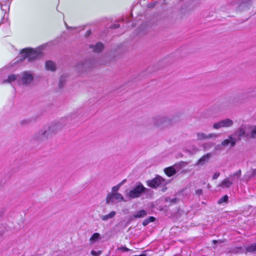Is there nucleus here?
I'll return each mask as SVG.
<instances>
[{"instance_id": "nucleus-1", "label": "nucleus", "mask_w": 256, "mask_h": 256, "mask_svg": "<svg viewBox=\"0 0 256 256\" xmlns=\"http://www.w3.org/2000/svg\"><path fill=\"white\" fill-rule=\"evenodd\" d=\"M42 46L34 50L30 48H24L22 51L21 54L24 59L28 58V60L31 62L42 56Z\"/></svg>"}, {"instance_id": "nucleus-2", "label": "nucleus", "mask_w": 256, "mask_h": 256, "mask_svg": "<svg viewBox=\"0 0 256 256\" xmlns=\"http://www.w3.org/2000/svg\"><path fill=\"white\" fill-rule=\"evenodd\" d=\"M146 190V188L142 184L139 183L129 192L127 196L130 198H138Z\"/></svg>"}, {"instance_id": "nucleus-3", "label": "nucleus", "mask_w": 256, "mask_h": 256, "mask_svg": "<svg viewBox=\"0 0 256 256\" xmlns=\"http://www.w3.org/2000/svg\"><path fill=\"white\" fill-rule=\"evenodd\" d=\"M241 175V170H238L235 173L230 175L229 177L228 178H226L224 179L221 183L220 184L219 186H222V188H229L232 184L234 180L236 178H238Z\"/></svg>"}, {"instance_id": "nucleus-4", "label": "nucleus", "mask_w": 256, "mask_h": 256, "mask_svg": "<svg viewBox=\"0 0 256 256\" xmlns=\"http://www.w3.org/2000/svg\"><path fill=\"white\" fill-rule=\"evenodd\" d=\"M121 202H126V200L122 194L119 192L108 193L106 198L107 204H114Z\"/></svg>"}, {"instance_id": "nucleus-5", "label": "nucleus", "mask_w": 256, "mask_h": 256, "mask_svg": "<svg viewBox=\"0 0 256 256\" xmlns=\"http://www.w3.org/2000/svg\"><path fill=\"white\" fill-rule=\"evenodd\" d=\"M167 184L168 182L160 176H156L151 180L147 181V184L152 188L164 186Z\"/></svg>"}, {"instance_id": "nucleus-6", "label": "nucleus", "mask_w": 256, "mask_h": 256, "mask_svg": "<svg viewBox=\"0 0 256 256\" xmlns=\"http://www.w3.org/2000/svg\"><path fill=\"white\" fill-rule=\"evenodd\" d=\"M234 122L230 118H225L215 122L212 125L214 130H218L223 128H230L233 126Z\"/></svg>"}, {"instance_id": "nucleus-7", "label": "nucleus", "mask_w": 256, "mask_h": 256, "mask_svg": "<svg viewBox=\"0 0 256 256\" xmlns=\"http://www.w3.org/2000/svg\"><path fill=\"white\" fill-rule=\"evenodd\" d=\"M60 130V126L58 124L50 125L46 130L42 132V138H48L56 134Z\"/></svg>"}, {"instance_id": "nucleus-8", "label": "nucleus", "mask_w": 256, "mask_h": 256, "mask_svg": "<svg viewBox=\"0 0 256 256\" xmlns=\"http://www.w3.org/2000/svg\"><path fill=\"white\" fill-rule=\"evenodd\" d=\"M220 136L219 134L210 133L206 134L204 132H198L196 134V140L202 141L208 140H215Z\"/></svg>"}, {"instance_id": "nucleus-9", "label": "nucleus", "mask_w": 256, "mask_h": 256, "mask_svg": "<svg viewBox=\"0 0 256 256\" xmlns=\"http://www.w3.org/2000/svg\"><path fill=\"white\" fill-rule=\"evenodd\" d=\"M248 130V125L242 124L234 132V136L237 140H240L241 137H248V132L246 130Z\"/></svg>"}, {"instance_id": "nucleus-10", "label": "nucleus", "mask_w": 256, "mask_h": 256, "mask_svg": "<svg viewBox=\"0 0 256 256\" xmlns=\"http://www.w3.org/2000/svg\"><path fill=\"white\" fill-rule=\"evenodd\" d=\"M170 119L166 116H158L153 118V124L156 126H166L170 124Z\"/></svg>"}, {"instance_id": "nucleus-11", "label": "nucleus", "mask_w": 256, "mask_h": 256, "mask_svg": "<svg viewBox=\"0 0 256 256\" xmlns=\"http://www.w3.org/2000/svg\"><path fill=\"white\" fill-rule=\"evenodd\" d=\"M20 82L24 84H29L33 80L34 77L32 74L29 72H22L20 76Z\"/></svg>"}, {"instance_id": "nucleus-12", "label": "nucleus", "mask_w": 256, "mask_h": 256, "mask_svg": "<svg viewBox=\"0 0 256 256\" xmlns=\"http://www.w3.org/2000/svg\"><path fill=\"white\" fill-rule=\"evenodd\" d=\"M236 142V138L232 136H228V138L224 140L221 144L222 146H227L229 145H230V146H234L235 145Z\"/></svg>"}, {"instance_id": "nucleus-13", "label": "nucleus", "mask_w": 256, "mask_h": 256, "mask_svg": "<svg viewBox=\"0 0 256 256\" xmlns=\"http://www.w3.org/2000/svg\"><path fill=\"white\" fill-rule=\"evenodd\" d=\"M248 137L256 138V125H248Z\"/></svg>"}, {"instance_id": "nucleus-14", "label": "nucleus", "mask_w": 256, "mask_h": 256, "mask_svg": "<svg viewBox=\"0 0 256 256\" xmlns=\"http://www.w3.org/2000/svg\"><path fill=\"white\" fill-rule=\"evenodd\" d=\"M212 154L210 153H208L204 154L198 160L197 164L203 165L204 163L208 162Z\"/></svg>"}, {"instance_id": "nucleus-15", "label": "nucleus", "mask_w": 256, "mask_h": 256, "mask_svg": "<svg viewBox=\"0 0 256 256\" xmlns=\"http://www.w3.org/2000/svg\"><path fill=\"white\" fill-rule=\"evenodd\" d=\"M102 238L101 235L98 232L94 233L90 238V244H94Z\"/></svg>"}, {"instance_id": "nucleus-16", "label": "nucleus", "mask_w": 256, "mask_h": 256, "mask_svg": "<svg viewBox=\"0 0 256 256\" xmlns=\"http://www.w3.org/2000/svg\"><path fill=\"white\" fill-rule=\"evenodd\" d=\"M20 74L15 75V74H11L8 76V78L7 80H4L3 81L4 83L6 82H11L16 80L18 82H20V78L18 76Z\"/></svg>"}, {"instance_id": "nucleus-17", "label": "nucleus", "mask_w": 256, "mask_h": 256, "mask_svg": "<svg viewBox=\"0 0 256 256\" xmlns=\"http://www.w3.org/2000/svg\"><path fill=\"white\" fill-rule=\"evenodd\" d=\"M46 68L47 70L54 71L56 69V66L53 62L48 61L46 62Z\"/></svg>"}, {"instance_id": "nucleus-18", "label": "nucleus", "mask_w": 256, "mask_h": 256, "mask_svg": "<svg viewBox=\"0 0 256 256\" xmlns=\"http://www.w3.org/2000/svg\"><path fill=\"white\" fill-rule=\"evenodd\" d=\"M116 214V212L112 211L108 214L102 216L100 218L102 220L106 221L109 219L113 218L115 216Z\"/></svg>"}, {"instance_id": "nucleus-19", "label": "nucleus", "mask_w": 256, "mask_h": 256, "mask_svg": "<svg viewBox=\"0 0 256 256\" xmlns=\"http://www.w3.org/2000/svg\"><path fill=\"white\" fill-rule=\"evenodd\" d=\"M90 48H93L94 52H100L104 48V46L101 42H98L95 46H90Z\"/></svg>"}, {"instance_id": "nucleus-20", "label": "nucleus", "mask_w": 256, "mask_h": 256, "mask_svg": "<svg viewBox=\"0 0 256 256\" xmlns=\"http://www.w3.org/2000/svg\"><path fill=\"white\" fill-rule=\"evenodd\" d=\"M146 214L147 213L144 210H140L135 212L133 214V217L134 218H141L144 217Z\"/></svg>"}, {"instance_id": "nucleus-21", "label": "nucleus", "mask_w": 256, "mask_h": 256, "mask_svg": "<svg viewBox=\"0 0 256 256\" xmlns=\"http://www.w3.org/2000/svg\"><path fill=\"white\" fill-rule=\"evenodd\" d=\"M165 174L168 176H171L176 174V172L173 167H169L165 168Z\"/></svg>"}, {"instance_id": "nucleus-22", "label": "nucleus", "mask_w": 256, "mask_h": 256, "mask_svg": "<svg viewBox=\"0 0 256 256\" xmlns=\"http://www.w3.org/2000/svg\"><path fill=\"white\" fill-rule=\"evenodd\" d=\"M122 185V182H120L116 186H113L112 188V192L110 193H118V191Z\"/></svg>"}, {"instance_id": "nucleus-23", "label": "nucleus", "mask_w": 256, "mask_h": 256, "mask_svg": "<svg viewBox=\"0 0 256 256\" xmlns=\"http://www.w3.org/2000/svg\"><path fill=\"white\" fill-rule=\"evenodd\" d=\"M246 251L248 252H254L256 251V243L248 246L246 248Z\"/></svg>"}, {"instance_id": "nucleus-24", "label": "nucleus", "mask_w": 256, "mask_h": 256, "mask_svg": "<svg viewBox=\"0 0 256 256\" xmlns=\"http://www.w3.org/2000/svg\"><path fill=\"white\" fill-rule=\"evenodd\" d=\"M228 196H224L218 200V204H222L223 202H226L228 200Z\"/></svg>"}, {"instance_id": "nucleus-25", "label": "nucleus", "mask_w": 256, "mask_h": 256, "mask_svg": "<svg viewBox=\"0 0 256 256\" xmlns=\"http://www.w3.org/2000/svg\"><path fill=\"white\" fill-rule=\"evenodd\" d=\"M90 254L93 256H99L100 254H102V252L100 251V250H99L98 252H96V251L92 250L91 251Z\"/></svg>"}, {"instance_id": "nucleus-26", "label": "nucleus", "mask_w": 256, "mask_h": 256, "mask_svg": "<svg viewBox=\"0 0 256 256\" xmlns=\"http://www.w3.org/2000/svg\"><path fill=\"white\" fill-rule=\"evenodd\" d=\"M220 173L219 172H215L213 176H212V179L213 180H216L218 178V177L220 176Z\"/></svg>"}, {"instance_id": "nucleus-27", "label": "nucleus", "mask_w": 256, "mask_h": 256, "mask_svg": "<svg viewBox=\"0 0 256 256\" xmlns=\"http://www.w3.org/2000/svg\"><path fill=\"white\" fill-rule=\"evenodd\" d=\"M247 4L246 3H242L239 6L240 10H242V8H246Z\"/></svg>"}, {"instance_id": "nucleus-28", "label": "nucleus", "mask_w": 256, "mask_h": 256, "mask_svg": "<svg viewBox=\"0 0 256 256\" xmlns=\"http://www.w3.org/2000/svg\"><path fill=\"white\" fill-rule=\"evenodd\" d=\"M202 194V189H198L196 190V194L200 196Z\"/></svg>"}, {"instance_id": "nucleus-29", "label": "nucleus", "mask_w": 256, "mask_h": 256, "mask_svg": "<svg viewBox=\"0 0 256 256\" xmlns=\"http://www.w3.org/2000/svg\"><path fill=\"white\" fill-rule=\"evenodd\" d=\"M150 223L149 221L146 218V220H144L142 222V224L144 226H147L148 224Z\"/></svg>"}, {"instance_id": "nucleus-30", "label": "nucleus", "mask_w": 256, "mask_h": 256, "mask_svg": "<svg viewBox=\"0 0 256 256\" xmlns=\"http://www.w3.org/2000/svg\"><path fill=\"white\" fill-rule=\"evenodd\" d=\"M120 249L122 250V251H124V252H128L130 250V249H128V248H127L125 246L121 247L120 248Z\"/></svg>"}, {"instance_id": "nucleus-31", "label": "nucleus", "mask_w": 256, "mask_h": 256, "mask_svg": "<svg viewBox=\"0 0 256 256\" xmlns=\"http://www.w3.org/2000/svg\"><path fill=\"white\" fill-rule=\"evenodd\" d=\"M150 222H152L154 220L155 218L153 216H150L148 218H147Z\"/></svg>"}, {"instance_id": "nucleus-32", "label": "nucleus", "mask_w": 256, "mask_h": 256, "mask_svg": "<svg viewBox=\"0 0 256 256\" xmlns=\"http://www.w3.org/2000/svg\"><path fill=\"white\" fill-rule=\"evenodd\" d=\"M28 122H29V121L28 120H22L21 121L20 124L22 125H24V124H28Z\"/></svg>"}, {"instance_id": "nucleus-33", "label": "nucleus", "mask_w": 256, "mask_h": 256, "mask_svg": "<svg viewBox=\"0 0 256 256\" xmlns=\"http://www.w3.org/2000/svg\"><path fill=\"white\" fill-rule=\"evenodd\" d=\"M208 145V144H204L203 146L204 148H206V146Z\"/></svg>"}, {"instance_id": "nucleus-34", "label": "nucleus", "mask_w": 256, "mask_h": 256, "mask_svg": "<svg viewBox=\"0 0 256 256\" xmlns=\"http://www.w3.org/2000/svg\"><path fill=\"white\" fill-rule=\"evenodd\" d=\"M62 78H61L60 80V84H62Z\"/></svg>"}, {"instance_id": "nucleus-35", "label": "nucleus", "mask_w": 256, "mask_h": 256, "mask_svg": "<svg viewBox=\"0 0 256 256\" xmlns=\"http://www.w3.org/2000/svg\"><path fill=\"white\" fill-rule=\"evenodd\" d=\"M146 256V255L144 254H140V256Z\"/></svg>"}, {"instance_id": "nucleus-36", "label": "nucleus", "mask_w": 256, "mask_h": 256, "mask_svg": "<svg viewBox=\"0 0 256 256\" xmlns=\"http://www.w3.org/2000/svg\"><path fill=\"white\" fill-rule=\"evenodd\" d=\"M125 182H126V180H124L121 182H122V184H123Z\"/></svg>"}, {"instance_id": "nucleus-37", "label": "nucleus", "mask_w": 256, "mask_h": 256, "mask_svg": "<svg viewBox=\"0 0 256 256\" xmlns=\"http://www.w3.org/2000/svg\"><path fill=\"white\" fill-rule=\"evenodd\" d=\"M154 4H152V6H151V4H149V7H152V6H154Z\"/></svg>"}, {"instance_id": "nucleus-38", "label": "nucleus", "mask_w": 256, "mask_h": 256, "mask_svg": "<svg viewBox=\"0 0 256 256\" xmlns=\"http://www.w3.org/2000/svg\"><path fill=\"white\" fill-rule=\"evenodd\" d=\"M240 250H241V249H240V248H238V251H236V252H239V251H240Z\"/></svg>"}, {"instance_id": "nucleus-39", "label": "nucleus", "mask_w": 256, "mask_h": 256, "mask_svg": "<svg viewBox=\"0 0 256 256\" xmlns=\"http://www.w3.org/2000/svg\"><path fill=\"white\" fill-rule=\"evenodd\" d=\"M214 243H215L216 242V240H213Z\"/></svg>"}]
</instances>
